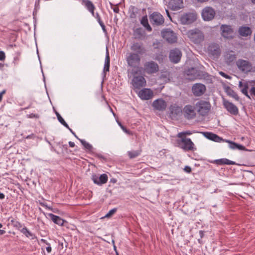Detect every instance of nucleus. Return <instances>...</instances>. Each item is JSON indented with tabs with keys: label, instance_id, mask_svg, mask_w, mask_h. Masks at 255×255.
I'll return each mask as SVG.
<instances>
[{
	"label": "nucleus",
	"instance_id": "obj_1",
	"mask_svg": "<svg viewBox=\"0 0 255 255\" xmlns=\"http://www.w3.org/2000/svg\"><path fill=\"white\" fill-rule=\"evenodd\" d=\"M125 59L128 66L130 68H137L140 64L141 58L138 53H127Z\"/></svg>",
	"mask_w": 255,
	"mask_h": 255
},
{
	"label": "nucleus",
	"instance_id": "obj_2",
	"mask_svg": "<svg viewBox=\"0 0 255 255\" xmlns=\"http://www.w3.org/2000/svg\"><path fill=\"white\" fill-rule=\"evenodd\" d=\"M128 76L130 74V75L134 76L132 80V85L135 89H140V88L144 87L146 85V80L144 77L142 76H134L137 74V72L132 70H128Z\"/></svg>",
	"mask_w": 255,
	"mask_h": 255
},
{
	"label": "nucleus",
	"instance_id": "obj_3",
	"mask_svg": "<svg viewBox=\"0 0 255 255\" xmlns=\"http://www.w3.org/2000/svg\"><path fill=\"white\" fill-rule=\"evenodd\" d=\"M195 109L200 115L205 116L210 111L211 104L209 102L201 100L196 103Z\"/></svg>",
	"mask_w": 255,
	"mask_h": 255
},
{
	"label": "nucleus",
	"instance_id": "obj_4",
	"mask_svg": "<svg viewBox=\"0 0 255 255\" xmlns=\"http://www.w3.org/2000/svg\"><path fill=\"white\" fill-rule=\"evenodd\" d=\"M187 35L190 40L195 44H199L204 40L203 32L198 29H192L188 31Z\"/></svg>",
	"mask_w": 255,
	"mask_h": 255
},
{
	"label": "nucleus",
	"instance_id": "obj_5",
	"mask_svg": "<svg viewBox=\"0 0 255 255\" xmlns=\"http://www.w3.org/2000/svg\"><path fill=\"white\" fill-rule=\"evenodd\" d=\"M179 146L185 151H194L196 148L190 138L183 137L178 141Z\"/></svg>",
	"mask_w": 255,
	"mask_h": 255
},
{
	"label": "nucleus",
	"instance_id": "obj_6",
	"mask_svg": "<svg viewBox=\"0 0 255 255\" xmlns=\"http://www.w3.org/2000/svg\"><path fill=\"white\" fill-rule=\"evenodd\" d=\"M161 35L163 39L169 43H176L177 40L176 34L169 28L164 29L161 31Z\"/></svg>",
	"mask_w": 255,
	"mask_h": 255
},
{
	"label": "nucleus",
	"instance_id": "obj_7",
	"mask_svg": "<svg viewBox=\"0 0 255 255\" xmlns=\"http://www.w3.org/2000/svg\"><path fill=\"white\" fill-rule=\"evenodd\" d=\"M238 69L243 73H247L252 70V64L248 60L238 59L236 62Z\"/></svg>",
	"mask_w": 255,
	"mask_h": 255
},
{
	"label": "nucleus",
	"instance_id": "obj_8",
	"mask_svg": "<svg viewBox=\"0 0 255 255\" xmlns=\"http://www.w3.org/2000/svg\"><path fill=\"white\" fill-rule=\"evenodd\" d=\"M143 69L148 74H154L159 70V66L157 63L153 61L146 62L144 64Z\"/></svg>",
	"mask_w": 255,
	"mask_h": 255
},
{
	"label": "nucleus",
	"instance_id": "obj_9",
	"mask_svg": "<svg viewBox=\"0 0 255 255\" xmlns=\"http://www.w3.org/2000/svg\"><path fill=\"white\" fill-rule=\"evenodd\" d=\"M149 19L153 25L160 26L164 23V18L163 16L158 12H153L149 16Z\"/></svg>",
	"mask_w": 255,
	"mask_h": 255
},
{
	"label": "nucleus",
	"instance_id": "obj_10",
	"mask_svg": "<svg viewBox=\"0 0 255 255\" xmlns=\"http://www.w3.org/2000/svg\"><path fill=\"white\" fill-rule=\"evenodd\" d=\"M169 109V116L172 120L177 119L182 114L183 110L181 107L176 104L171 105Z\"/></svg>",
	"mask_w": 255,
	"mask_h": 255
},
{
	"label": "nucleus",
	"instance_id": "obj_11",
	"mask_svg": "<svg viewBox=\"0 0 255 255\" xmlns=\"http://www.w3.org/2000/svg\"><path fill=\"white\" fill-rule=\"evenodd\" d=\"M223 105L226 110L231 114L236 116L239 114L238 108L233 103L223 98Z\"/></svg>",
	"mask_w": 255,
	"mask_h": 255
},
{
	"label": "nucleus",
	"instance_id": "obj_12",
	"mask_svg": "<svg viewBox=\"0 0 255 255\" xmlns=\"http://www.w3.org/2000/svg\"><path fill=\"white\" fill-rule=\"evenodd\" d=\"M197 15L195 13L188 12L182 14L180 17V21L183 24H190L196 20Z\"/></svg>",
	"mask_w": 255,
	"mask_h": 255
},
{
	"label": "nucleus",
	"instance_id": "obj_13",
	"mask_svg": "<svg viewBox=\"0 0 255 255\" xmlns=\"http://www.w3.org/2000/svg\"><path fill=\"white\" fill-rule=\"evenodd\" d=\"M131 52L138 53L139 55H143L146 52V49L141 42H134L131 43L130 47Z\"/></svg>",
	"mask_w": 255,
	"mask_h": 255
},
{
	"label": "nucleus",
	"instance_id": "obj_14",
	"mask_svg": "<svg viewBox=\"0 0 255 255\" xmlns=\"http://www.w3.org/2000/svg\"><path fill=\"white\" fill-rule=\"evenodd\" d=\"M195 106L194 107L190 105H186L183 109V112L184 117L188 120H191L196 117Z\"/></svg>",
	"mask_w": 255,
	"mask_h": 255
},
{
	"label": "nucleus",
	"instance_id": "obj_15",
	"mask_svg": "<svg viewBox=\"0 0 255 255\" xmlns=\"http://www.w3.org/2000/svg\"><path fill=\"white\" fill-rule=\"evenodd\" d=\"M206 90V86L201 83L194 84L192 87L193 95L197 97L203 95Z\"/></svg>",
	"mask_w": 255,
	"mask_h": 255
},
{
	"label": "nucleus",
	"instance_id": "obj_16",
	"mask_svg": "<svg viewBox=\"0 0 255 255\" xmlns=\"http://www.w3.org/2000/svg\"><path fill=\"white\" fill-rule=\"evenodd\" d=\"M215 15V11L211 7H205L202 11V16L204 20L209 21L212 19Z\"/></svg>",
	"mask_w": 255,
	"mask_h": 255
},
{
	"label": "nucleus",
	"instance_id": "obj_17",
	"mask_svg": "<svg viewBox=\"0 0 255 255\" xmlns=\"http://www.w3.org/2000/svg\"><path fill=\"white\" fill-rule=\"evenodd\" d=\"M182 56L181 51L178 48H174L170 51L169 59L174 63H178Z\"/></svg>",
	"mask_w": 255,
	"mask_h": 255
},
{
	"label": "nucleus",
	"instance_id": "obj_18",
	"mask_svg": "<svg viewBox=\"0 0 255 255\" xmlns=\"http://www.w3.org/2000/svg\"><path fill=\"white\" fill-rule=\"evenodd\" d=\"M137 95L141 100H147L153 97V93L150 89L143 88L138 91Z\"/></svg>",
	"mask_w": 255,
	"mask_h": 255
},
{
	"label": "nucleus",
	"instance_id": "obj_19",
	"mask_svg": "<svg viewBox=\"0 0 255 255\" xmlns=\"http://www.w3.org/2000/svg\"><path fill=\"white\" fill-rule=\"evenodd\" d=\"M209 55L213 58H217L220 54V46L217 44H211L208 48Z\"/></svg>",
	"mask_w": 255,
	"mask_h": 255
},
{
	"label": "nucleus",
	"instance_id": "obj_20",
	"mask_svg": "<svg viewBox=\"0 0 255 255\" xmlns=\"http://www.w3.org/2000/svg\"><path fill=\"white\" fill-rule=\"evenodd\" d=\"M222 35L228 39L232 38L233 37V30L231 26L227 25H222L221 26Z\"/></svg>",
	"mask_w": 255,
	"mask_h": 255
},
{
	"label": "nucleus",
	"instance_id": "obj_21",
	"mask_svg": "<svg viewBox=\"0 0 255 255\" xmlns=\"http://www.w3.org/2000/svg\"><path fill=\"white\" fill-rule=\"evenodd\" d=\"M152 107L156 110L163 111L166 109L167 103L162 99H158L153 102Z\"/></svg>",
	"mask_w": 255,
	"mask_h": 255
},
{
	"label": "nucleus",
	"instance_id": "obj_22",
	"mask_svg": "<svg viewBox=\"0 0 255 255\" xmlns=\"http://www.w3.org/2000/svg\"><path fill=\"white\" fill-rule=\"evenodd\" d=\"M92 179L95 184L99 185L105 184L108 181V176L106 174H103L98 177L96 175H93Z\"/></svg>",
	"mask_w": 255,
	"mask_h": 255
},
{
	"label": "nucleus",
	"instance_id": "obj_23",
	"mask_svg": "<svg viewBox=\"0 0 255 255\" xmlns=\"http://www.w3.org/2000/svg\"><path fill=\"white\" fill-rule=\"evenodd\" d=\"M224 57L225 62L228 64L233 62L237 58L235 52L232 50L226 51L224 54Z\"/></svg>",
	"mask_w": 255,
	"mask_h": 255
},
{
	"label": "nucleus",
	"instance_id": "obj_24",
	"mask_svg": "<svg viewBox=\"0 0 255 255\" xmlns=\"http://www.w3.org/2000/svg\"><path fill=\"white\" fill-rule=\"evenodd\" d=\"M204 136L208 139L217 142H224V139L217 134L211 132H203Z\"/></svg>",
	"mask_w": 255,
	"mask_h": 255
},
{
	"label": "nucleus",
	"instance_id": "obj_25",
	"mask_svg": "<svg viewBox=\"0 0 255 255\" xmlns=\"http://www.w3.org/2000/svg\"><path fill=\"white\" fill-rule=\"evenodd\" d=\"M169 4L170 7L174 10H178L183 7V0H171Z\"/></svg>",
	"mask_w": 255,
	"mask_h": 255
},
{
	"label": "nucleus",
	"instance_id": "obj_26",
	"mask_svg": "<svg viewBox=\"0 0 255 255\" xmlns=\"http://www.w3.org/2000/svg\"><path fill=\"white\" fill-rule=\"evenodd\" d=\"M186 73L187 76H190L188 79L190 80H194L198 78L199 75L198 74V70L195 68H191L188 69Z\"/></svg>",
	"mask_w": 255,
	"mask_h": 255
},
{
	"label": "nucleus",
	"instance_id": "obj_27",
	"mask_svg": "<svg viewBox=\"0 0 255 255\" xmlns=\"http://www.w3.org/2000/svg\"><path fill=\"white\" fill-rule=\"evenodd\" d=\"M212 163H215L217 165H235L236 164L235 162L233 161L230 160L227 158H221L219 159L214 160L213 161H211Z\"/></svg>",
	"mask_w": 255,
	"mask_h": 255
},
{
	"label": "nucleus",
	"instance_id": "obj_28",
	"mask_svg": "<svg viewBox=\"0 0 255 255\" xmlns=\"http://www.w3.org/2000/svg\"><path fill=\"white\" fill-rule=\"evenodd\" d=\"M225 91L230 97L234 99L235 100L237 101H240V97L238 95L236 92H235L231 87L229 86H226L225 87Z\"/></svg>",
	"mask_w": 255,
	"mask_h": 255
},
{
	"label": "nucleus",
	"instance_id": "obj_29",
	"mask_svg": "<svg viewBox=\"0 0 255 255\" xmlns=\"http://www.w3.org/2000/svg\"><path fill=\"white\" fill-rule=\"evenodd\" d=\"M239 87L241 88V91L247 97L251 99V97L248 94L249 85L247 82L243 83L242 81H240L239 83Z\"/></svg>",
	"mask_w": 255,
	"mask_h": 255
},
{
	"label": "nucleus",
	"instance_id": "obj_30",
	"mask_svg": "<svg viewBox=\"0 0 255 255\" xmlns=\"http://www.w3.org/2000/svg\"><path fill=\"white\" fill-rule=\"evenodd\" d=\"M110 65V56H109V51L108 50V48H107L106 55V57H105V64H104V67L103 68V74L104 75V76H105L106 72L109 71Z\"/></svg>",
	"mask_w": 255,
	"mask_h": 255
},
{
	"label": "nucleus",
	"instance_id": "obj_31",
	"mask_svg": "<svg viewBox=\"0 0 255 255\" xmlns=\"http://www.w3.org/2000/svg\"><path fill=\"white\" fill-rule=\"evenodd\" d=\"M252 30L248 26H241L239 29V33L242 36H248L252 34Z\"/></svg>",
	"mask_w": 255,
	"mask_h": 255
},
{
	"label": "nucleus",
	"instance_id": "obj_32",
	"mask_svg": "<svg viewBox=\"0 0 255 255\" xmlns=\"http://www.w3.org/2000/svg\"><path fill=\"white\" fill-rule=\"evenodd\" d=\"M49 216L51 220L55 223L60 226H63L65 221L60 217L55 215L53 214H49Z\"/></svg>",
	"mask_w": 255,
	"mask_h": 255
},
{
	"label": "nucleus",
	"instance_id": "obj_33",
	"mask_svg": "<svg viewBox=\"0 0 255 255\" xmlns=\"http://www.w3.org/2000/svg\"><path fill=\"white\" fill-rule=\"evenodd\" d=\"M83 3H84L87 9L94 16V10L95 7L93 3L89 0H83Z\"/></svg>",
	"mask_w": 255,
	"mask_h": 255
},
{
	"label": "nucleus",
	"instance_id": "obj_34",
	"mask_svg": "<svg viewBox=\"0 0 255 255\" xmlns=\"http://www.w3.org/2000/svg\"><path fill=\"white\" fill-rule=\"evenodd\" d=\"M141 24L148 31H151L152 28L148 23L147 15L143 16L140 20Z\"/></svg>",
	"mask_w": 255,
	"mask_h": 255
},
{
	"label": "nucleus",
	"instance_id": "obj_35",
	"mask_svg": "<svg viewBox=\"0 0 255 255\" xmlns=\"http://www.w3.org/2000/svg\"><path fill=\"white\" fill-rule=\"evenodd\" d=\"M20 232L24 235L27 238H31V239L32 240H34L36 238V236L29 231L25 227H24L20 230Z\"/></svg>",
	"mask_w": 255,
	"mask_h": 255
},
{
	"label": "nucleus",
	"instance_id": "obj_36",
	"mask_svg": "<svg viewBox=\"0 0 255 255\" xmlns=\"http://www.w3.org/2000/svg\"><path fill=\"white\" fill-rule=\"evenodd\" d=\"M11 218H9V220ZM10 223H11V225L12 226L16 228V229L20 231L22 228V224L19 222L18 221L15 220L13 218H11V219L10 220Z\"/></svg>",
	"mask_w": 255,
	"mask_h": 255
},
{
	"label": "nucleus",
	"instance_id": "obj_37",
	"mask_svg": "<svg viewBox=\"0 0 255 255\" xmlns=\"http://www.w3.org/2000/svg\"><path fill=\"white\" fill-rule=\"evenodd\" d=\"M141 150L128 151V155L130 158H134L139 156L141 153Z\"/></svg>",
	"mask_w": 255,
	"mask_h": 255
},
{
	"label": "nucleus",
	"instance_id": "obj_38",
	"mask_svg": "<svg viewBox=\"0 0 255 255\" xmlns=\"http://www.w3.org/2000/svg\"><path fill=\"white\" fill-rule=\"evenodd\" d=\"M81 144L84 146L85 149L88 151H92L93 146L89 143L87 142L84 139H79Z\"/></svg>",
	"mask_w": 255,
	"mask_h": 255
},
{
	"label": "nucleus",
	"instance_id": "obj_39",
	"mask_svg": "<svg viewBox=\"0 0 255 255\" xmlns=\"http://www.w3.org/2000/svg\"><path fill=\"white\" fill-rule=\"evenodd\" d=\"M55 114L57 116V119L58 121L65 128H69V126L68 124L65 122V121L64 120V119L62 118V117L61 116V115L59 114V113L57 112H55Z\"/></svg>",
	"mask_w": 255,
	"mask_h": 255
},
{
	"label": "nucleus",
	"instance_id": "obj_40",
	"mask_svg": "<svg viewBox=\"0 0 255 255\" xmlns=\"http://www.w3.org/2000/svg\"><path fill=\"white\" fill-rule=\"evenodd\" d=\"M130 17L132 18H135L136 14L137 12V9L134 6H131L130 7Z\"/></svg>",
	"mask_w": 255,
	"mask_h": 255
},
{
	"label": "nucleus",
	"instance_id": "obj_41",
	"mask_svg": "<svg viewBox=\"0 0 255 255\" xmlns=\"http://www.w3.org/2000/svg\"><path fill=\"white\" fill-rule=\"evenodd\" d=\"M40 242L44 243L47 246V247H46V250L48 253H50L52 251V248L51 247L50 243L47 242L46 240L43 239H41L40 240Z\"/></svg>",
	"mask_w": 255,
	"mask_h": 255
},
{
	"label": "nucleus",
	"instance_id": "obj_42",
	"mask_svg": "<svg viewBox=\"0 0 255 255\" xmlns=\"http://www.w3.org/2000/svg\"><path fill=\"white\" fill-rule=\"evenodd\" d=\"M224 142H228V143H229V147L231 149H237L238 143H237L236 142H234L233 141H230V140H228V139H224Z\"/></svg>",
	"mask_w": 255,
	"mask_h": 255
},
{
	"label": "nucleus",
	"instance_id": "obj_43",
	"mask_svg": "<svg viewBox=\"0 0 255 255\" xmlns=\"http://www.w3.org/2000/svg\"><path fill=\"white\" fill-rule=\"evenodd\" d=\"M192 133V132L190 131V130H187V131H183V132H180L178 133L177 137L179 138H183L182 136L183 135H190Z\"/></svg>",
	"mask_w": 255,
	"mask_h": 255
},
{
	"label": "nucleus",
	"instance_id": "obj_44",
	"mask_svg": "<svg viewBox=\"0 0 255 255\" xmlns=\"http://www.w3.org/2000/svg\"><path fill=\"white\" fill-rule=\"evenodd\" d=\"M141 32V30L140 28H137L135 30L134 35L136 36V38H141V36L142 35Z\"/></svg>",
	"mask_w": 255,
	"mask_h": 255
},
{
	"label": "nucleus",
	"instance_id": "obj_45",
	"mask_svg": "<svg viewBox=\"0 0 255 255\" xmlns=\"http://www.w3.org/2000/svg\"><path fill=\"white\" fill-rule=\"evenodd\" d=\"M117 208H114L111 210L105 216V218H109L111 217L117 211Z\"/></svg>",
	"mask_w": 255,
	"mask_h": 255
},
{
	"label": "nucleus",
	"instance_id": "obj_46",
	"mask_svg": "<svg viewBox=\"0 0 255 255\" xmlns=\"http://www.w3.org/2000/svg\"><path fill=\"white\" fill-rule=\"evenodd\" d=\"M110 4L111 5V8L113 9L114 12L118 13L119 12L120 9L118 4L114 6V5L111 2H110Z\"/></svg>",
	"mask_w": 255,
	"mask_h": 255
},
{
	"label": "nucleus",
	"instance_id": "obj_47",
	"mask_svg": "<svg viewBox=\"0 0 255 255\" xmlns=\"http://www.w3.org/2000/svg\"><path fill=\"white\" fill-rule=\"evenodd\" d=\"M219 74L220 75H221L223 77L225 78L226 79H231V77L230 76L226 74V73H225L224 72H223L222 71L220 72Z\"/></svg>",
	"mask_w": 255,
	"mask_h": 255
},
{
	"label": "nucleus",
	"instance_id": "obj_48",
	"mask_svg": "<svg viewBox=\"0 0 255 255\" xmlns=\"http://www.w3.org/2000/svg\"><path fill=\"white\" fill-rule=\"evenodd\" d=\"M5 58V55L3 51H0V60L3 61Z\"/></svg>",
	"mask_w": 255,
	"mask_h": 255
},
{
	"label": "nucleus",
	"instance_id": "obj_49",
	"mask_svg": "<svg viewBox=\"0 0 255 255\" xmlns=\"http://www.w3.org/2000/svg\"><path fill=\"white\" fill-rule=\"evenodd\" d=\"M184 171L186 173H190L192 171L191 168L189 166H186L184 168Z\"/></svg>",
	"mask_w": 255,
	"mask_h": 255
},
{
	"label": "nucleus",
	"instance_id": "obj_50",
	"mask_svg": "<svg viewBox=\"0 0 255 255\" xmlns=\"http://www.w3.org/2000/svg\"><path fill=\"white\" fill-rule=\"evenodd\" d=\"M237 149H238L241 150H245L246 147L241 144H238Z\"/></svg>",
	"mask_w": 255,
	"mask_h": 255
},
{
	"label": "nucleus",
	"instance_id": "obj_51",
	"mask_svg": "<svg viewBox=\"0 0 255 255\" xmlns=\"http://www.w3.org/2000/svg\"><path fill=\"white\" fill-rule=\"evenodd\" d=\"M250 94L255 97V87H253L250 90Z\"/></svg>",
	"mask_w": 255,
	"mask_h": 255
},
{
	"label": "nucleus",
	"instance_id": "obj_52",
	"mask_svg": "<svg viewBox=\"0 0 255 255\" xmlns=\"http://www.w3.org/2000/svg\"><path fill=\"white\" fill-rule=\"evenodd\" d=\"M6 93L5 90H3L0 93V102L1 101L2 99V96L3 94H4Z\"/></svg>",
	"mask_w": 255,
	"mask_h": 255
},
{
	"label": "nucleus",
	"instance_id": "obj_53",
	"mask_svg": "<svg viewBox=\"0 0 255 255\" xmlns=\"http://www.w3.org/2000/svg\"><path fill=\"white\" fill-rule=\"evenodd\" d=\"M68 128V129L70 130V132H71V133H72V134L75 136V137L76 138H77V139H79V138L78 137V136L76 135V134H75V132H74V131H73V130H72L71 128H70V127H69V128Z\"/></svg>",
	"mask_w": 255,
	"mask_h": 255
},
{
	"label": "nucleus",
	"instance_id": "obj_54",
	"mask_svg": "<svg viewBox=\"0 0 255 255\" xmlns=\"http://www.w3.org/2000/svg\"><path fill=\"white\" fill-rule=\"evenodd\" d=\"M102 28V30L103 31V32L105 33H107V30L106 29V27H105V24L103 25H101V26Z\"/></svg>",
	"mask_w": 255,
	"mask_h": 255
},
{
	"label": "nucleus",
	"instance_id": "obj_55",
	"mask_svg": "<svg viewBox=\"0 0 255 255\" xmlns=\"http://www.w3.org/2000/svg\"><path fill=\"white\" fill-rule=\"evenodd\" d=\"M34 137V135L33 134L27 135L25 138L26 139L33 138Z\"/></svg>",
	"mask_w": 255,
	"mask_h": 255
},
{
	"label": "nucleus",
	"instance_id": "obj_56",
	"mask_svg": "<svg viewBox=\"0 0 255 255\" xmlns=\"http://www.w3.org/2000/svg\"><path fill=\"white\" fill-rule=\"evenodd\" d=\"M69 145L71 147H74L75 146V143L74 142L72 141H69Z\"/></svg>",
	"mask_w": 255,
	"mask_h": 255
},
{
	"label": "nucleus",
	"instance_id": "obj_57",
	"mask_svg": "<svg viewBox=\"0 0 255 255\" xmlns=\"http://www.w3.org/2000/svg\"><path fill=\"white\" fill-rule=\"evenodd\" d=\"M199 234H200V236L201 238H203V236H204V231H199Z\"/></svg>",
	"mask_w": 255,
	"mask_h": 255
},
{
	"label": "nucleus",
	"instance_id": "obj_58",
	"mask_svg": "<svg viewBox=\"0 0 255 255\" xmlns=\"http://www.w3.org/2000/svg\"><path fill=\"white\" fill-rule=\"evenodd\" d=\"M4 195L2 193H0V199H3L4 198Z\"/></svg>",
	"mask_w": 255,
	"mask_h": 255
},
{
	"label": "nucleus",
	"instance_id": "obj_59",
	"mask_svg": "<svg viewBox=\"0 0 255 255\" xmlns=\"http://www.w3.org/2000/svg\"><path fill=\"white\" fill-rule=\"evenodd\" d=\"M166 14H167V16H168V17H169L170 19H171V17L170 15V14H169V11H168L167 9H166Z\"/></svg>",
	"mask_w": 255,
	"mask_h": 255
},
{
	"label": "nucleus",
	"instance_id": "obj_60",
	"mask_svg": "<svg viewBox=\"0 0 255 255\" xmlns=\"http://www.w3.org/2000/svg\"><path fill=\"white\" fill-rule=\"evenodd\" d=\"M96 19H98L99 18V17H100V16L99 15V14L98 13H96V14L95 15L94 14V16Z\"/></svg>",
	"mask_w": 255,
	"mask_h": 255
},
{
	"label": "nucleus",
	"instance_id": "obj_61",
	"mask_svg": "<svg viewBox=\"0 0 255 255\" xmlns=\"http://www.w3.org/2000/svg\"><path fill=\"white\" fill-rule=\"evenodd\" d=\"M5 233V231L0 230V235H2Z\"/></svg>",
	"mask_w": 255,
	"mask_h": 255
},
{
	"label": "nucleus",
	"instance_id": "obj_62",
	"mask_svg": "<svg viewBox=\"0 0 255 255\" xmlns=\"http://www.w3.org/2000/svg\"><path fill=\"white\" fill-rule=\"evenodd\" d=\"M112 243H113V244L114 245V250L116 251V252L117 253V250H116V246L115 245V241H114V240H112Z\"/></svg>",
	"mask_w": 255,
	"mask_h": 255
},
{
	"label": "nucleus",
	"instance_id": "obj_63",
	"mask_svg": "<svg viewBox=\"0 0 255 255\" xmlns=\"http://www.w3.org/2000/svg\"><path fill=\"white\" fill-rule=\"evenodd\" d=\"M98 23H99V24L100 25V26L103 25H104V23L103 22V21H102V20H101V21H99V22H98Z\"/></svg>",
	"mask_w": 255,
	"mask_h": 255
},
{
	"label": "nucleus",
	"instance_id": "obj_64",
	"mask_svg": "<svg viewBox=\"0 0 255 255\" xmlns=\"http://www.w3.org/2000/svg\"><path fill=\"white\" fill-rule=\"evenodd\" d=\"M121 127L125 132H127V130L126 129V128H125L123 126H122L121 125Z\"/></svg>",
	"mask_w": 255,
	"mask_h": 255
}]
</instances>
